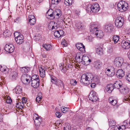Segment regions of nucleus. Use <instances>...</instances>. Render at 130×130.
I'll use <instances>...</instances> for the list:
<instances>
[{
	"label": "nucleus",
	"instance_id": "c756f323",
	"mask_svg": "<svg viewBox=\"0 0 130 130\" xmlns=\"http://www.w3.org/2000/svg\"><path fill=\"white\" fill-rule=\"evenodd\" d=\"M97 38H102L104 35L103 33L101 30H98L96 31V32L94 34Z\"/></svg>",
	"mask_w": 130,
	"mask_h": 130
},
{
	"label": "nucleus",
	"instance_id": "de8ad7c7",
	"mask_svg": "<svg viewBox=\"0 0 130 130\" xmlns=\"http://www.w3.org/2000/svg\"><path fill=\"white\" fill-rule=\"evenodd\" d=\"M119 36L117 35H115L113 37V41L115 43H116L117 42L119 39Z\"/></svg>",
	"mask_w": 130,
	"mask_h": 130
},
{
	"label": "nucleus",
	"instance_id": "423d86ee",
	"mask_svg": "<svg viewBox=\"0 0 130 130\" xmlns=\"http://www.w3.org/2000/svg\"><path fill=\"white\" fill-rule=\"evenodd\" d=\"M33 119L35 125L37 126H39L41 124V122L42 121V118H41V117H39L37 114L35 113L33 114Z\"/></svg>",
	"mask_w": 130,
	"mask_h": 130
},
{
	"label": "nucleus",
	"instance_id": "9d476101",
	"mask_svg": "<svg viewBox=\"0 0 130 130\" xmlns=\"http://www.w3.org/2000/svg\"><path fill=\"white\" fill-rule=\"evenodd\" d=\"M48 28L49 29L52 31H55L58 28L57 24L53 22H51L48 23Z\"/></svg>",
	"mask_w": 130,
	"mask_h": 130
},
{
	"label": "nucleus",
	"instance_id": "5701e85b",
	"mask_svg": "<svg viewBox=\"0 0 130 130\" xmlns=\"http://www.w3.org/2000/svg\"><path fill=\"white\" fill-rule=\"evenodd\" d=\"M82 59L83 62V63L85 65H88L91 62V60L89 59V58L87 56H83Z\"/></svg>",
	"mask_w": 130,
	"mask_h": 130
},
{
	"label": "nucleus",
	"instance_id": "412c9836",
	"mask_svg": "<svg viewBox=\"0 0 130 130\" xmlns=\"http://www.w3.org/2000/svg\"><path fill=\"white\" fill-rule=\"evenodd\" d=\"M76 46L77 48L81 52H83L85 50V46L82 43H78L76 44Z\"/></svg>",
	"mask_w": 130,
	"mask_h": 130
},
{
	"label": "nucleus",
	"instance_id": "a878e982",
	"mask_svg": "<svg viewBox=\"0 0 130 130\" xmlns=\"http://www.w3.org/2000/svg\"><path fill=\"white\" fill-rule=\"evenodd\" d=\"M113 26L110 24L105 25L104 27V29L107 31L111 32L113 30Z\"/></svg>",
	"mask_w": 130,
	"mask_h": 130
},
{
	"label": "nucleus",
	"instance_id": "8fccbe9b",
	"mask_svg": "<svg viewBox=\"0 0 130 130\" xmlns=\"http://www.w3.org/2000/svg\"><path fill=\"white\" fill-rule=\"evenodd\" d=\"M71 126L68 123L66 124L65 126L64 127V130H71Z\"/></svg>",
	"mask_w": 130,
	"mask_h": 130
},
{
	"label": "nucleus",
	"instance_id": "2eb2a0df",
	"mask_svg": "<svg viewBox=\"0 0 130 130\" xmlns=\"http://www.w3.org/2000/svg\"><path fill=\"white\" fill-rule=\"evenodd\" d=\"M54 12L52 9H49L46 14L47 18L50 20H52L54 18Z\"/></svg>",
	"mask_w": 130,
	"mask_h": 130
},
{
	"label": "nucleus",
	"instance_id": "cd10ccee",
	"mask_svg": "<svg viewBox=\"0 0 130 130\" xmlns=\"http://www.w3.org/2000/svg\"><path fill=\"white\" fill-rule=\"evenodd\" d=\"M0 71L5 74L8 73L9 71V69L5 66H3L0 65Z\"/></svg>",
	"mask_w": 130,
	"mask_h": 130
},
{
	"label": "nucleus",
	"instance_id": "3c124183",
	"mask_svg": "<svg viewBox=\"0 0 130 130\" xmlns=\"http://www.w3.org/2000/svg\"><path fill=\"white\" fill-rule=\"evenodd\" d=\"M63 63L60 64L61 66H60V68L62 71L64 73H65L67 71V69L66 68H63L62 65Z\"/></svg>",
	"mask_w": 130,
	"mask_h": 130
},
{
	"label": "nucleus",
	"instance_id": "f8f14e48",
	"mask_svg": "<svg viewBox=\"0 0 130 130\" xmlns=\"http://www.w3.org/2000/svg\"><path fill=\"white\" fill-rule=\"evenodd\" d=\"M46 68L43 66H41L39 67L40 75L41 77L44 78L45 76V69Z\"/></svg>",
	"mask_w": 130,
	"mask_h": 130
},
{
	"label": "nucleus",
	"instance_id": "4d7b16f0",
	"mask_svg": "<svg viewBox=\"0 0 130 130\" xmlns=\"http://www.w3.org/2000/svg\"><path fill=\"white\" fill-rule=\"evenodd\" d=\"M6 102L8 104H11L12 102V101L10 98L9 97H8L6 100Z\"/></svg>",
	"mask_w": 130,
	"mask_h": 130
},
{
	"label": "nucleus",
	"instance_id": "bb28decb",
	"mask_svg": "<svg viewBox=\"0 0 130 130\" xmlns=\"http://www.w3.org/2000/svg\"><path fill=\"white\" fill-rule=\"evenodd\" d=\"M83 55L80 53H77L75 57V59L76 61L78 62H80L83 61Z\"/></svg>",
	"mask_w": 130,
	"mask_h": 130
},
{
	"label": "nucleus",
	"instance_id": "ea45409f",
	"mask_svg": "<svg viewBox=\"0 0 130 130\" xmlns=\"http://www.w3.org/2000/svg\"><path fill=\"white\" fill-rule=\"evenodd\" d=\"M43 47L47 51L50 50L52 48V45L50 44H44L43 45Z\"/></svg>",
	"mask_w": 130,
	"mask_h": 130
},
{
	"label": "nucleus",
	"instance_id": "b1692460",
	"mask_svg": "<svg viewBox=\"0 0 130 130\" xmlns=\"http://www.w3.org/2000/svg\"><path fill=\"white\" fill-rule=\"evenodd\" d=\"M63 31L62 30L56 31L54 33L55 36L58 38L63 36Z\"/></svg>",
	"mask_w": 130,
	"mask_h": 130
},
{
	"label": "nucleus",
	"instance_id": "9b49d317",
	"mask_svg": "<svg viewBox=\"0 0 130 130\" xmlns=\"http://www.w3.org/2000/svg\"><path fill=\"white\" fill-rule=\"evenodd\" d=\"M14 47L12 44H6L5 46V51L9 53H12L14 50Z\"/></svg>",
	"mask_w": 130,
	"mask_h": 130
},
{
	"label": "nucleus",
	"instance_id": "e433bc0d",
	"mask_svg": "<svg viewBox=\"0 0 130 130\" xmlns=\"http://www.w3.org/2000/svg\"><path fill=\"white\" fill-rule=\"evenodd\" d=\"M23 102H21L17 103L16 105V107L19 109H22L23 108L24 105Z\"/></svg>",
	"mask_w": 130,
	"mask_h": 130
},
{
	"label": "nucleus",
	"instance_id": "c03bdc74",
	"mask_svg": "<svg viewBox=\"0 0 130 130\" xmlns=\"http://www.w3.org/2000/svg\"><path fill=\"white\" fill-rule=\"evenodd\" d=\"M75 26L78 29H82L84 28V26L83 24L80 22H79L76 23Z\"/></svg>",
	"mask_w": 130,
	"mask_h": 130
},
{
	"label": "nucleus",
	"instance_id": "7c9ffc66",
	"mask_svg": "<svg viewBox=\"0 0 130 130\" xmlns=\"http://www.w3.org/2000/svg\"><path fill=\"white\" fill-rule=\"evenodd\" d=\"M108 101L110 104L113 106L115 105L117 103V100L112 96L109 98Z\"/></svg>",
	"mask_w": 130,
	"mask_h": 130
},
{
	"label": "nucleus",
	"instance_id": "5fc2aeb1",
	"mask_svg": "<svg viewBox=\"0 0 130 130\" xmlns=\"http://www.w3.org/2000/svg\"><path fill=\"white\" fill-rule=\"evenodd\" d=\"M70 83L73 86H75L77 84V82L76 80L73 79H72L70 80Z\"/></svg>",
	"mask_w": 130,
	"mask_h": 130
},
{
	"label": "nucleus",
	"instance_id": "aec40b11",
	"mask_svg": "<svg viewBox=\"0 0 130 130\" xmlns=\"http://www.w3.org/2000/svg\"><path fill=\"white\" fill-rule=\"evenodd\" d=\"M114 89L113 85L112 84L108 85L105 88V90L106 92L109 93H111Z\"/></svg>",
	"mask_w": 130,
	"mask_h": 130
},
{
	"label": "nucleus",
	"instance_id": "864d4df0",
	"mask_svg": "<svg viewBox=\"0 0 130 130\" xmlns=\"http://www.w3.org/2000/svg\"><path fill=\"white\" fill-rule=\"evenodd\" d=\"M29 22L30 23V25H34L36 23V19H29Z\"/></svg>",
	"mask_w": 130,
	"mask_h": 130
},
{
	"label": "nucleus",
	"instance_id": "79ce46f5",
	"mask_svg": "<svg viewBox=\"0 0 130 130\" xmlns=\"http://www.w3.org/2000/svg\"><path fill=\"white\" fill-rule=\"evenodd\" d=\"M3 35L6 37H9L11 35V33L9 30L6 29L3 33Z\"/></svg>",
	"mask_w": 130,
	"mask_h": 130
},
{
	"label": "nucleus",
	"instance_id": "dca6fc26",
	"mask_svg": "<svg viewBox=\"0 0 130 130\" xmlns=\"http://www.w3.org/2000/svg\"><path fill=\"white\" fill-rule=\"evenodd\" d=\"M121 45L123 49H128L130 48V42L129 41L128 42L123 40L121 43Z\"/></svg>",
	"mask_w": 130,
	"mask_h": 130
},
{
	"label": "nucleus",
	"instance_id": "37998d69",
	"mask_svg": "<svg viewBox=\"0 0 130 130\" xmlns=\"http://www.w3.org/2000/svg\"><path fill=\"white\" fill-rule=\"evenodd\" d=\"M123 101L125 103L130 102V95H128L125 96L123 99Z\"/></svg>",
	"mask_w": 130,
	"mask_h": 130
},
{
	"label": "nucleus",
	"instance_id": "774afa93",
	"mask_svg": "<svg viewBox=\"0 0 130 130\" xmlns=\"http://www.w3.org/2000/svg\"><path fill=\"white\" fill-rule=\"evenodd\" d=\"M112 49L111 48H109L107 50V52L109 53H110L112 52Z\"/></svg>",
	"mask_w": 130,
	"mask_h": 130
},
{
	"label": "nucleus",
	"instance_id": "58836bf2",
	"mask_svg": "<svg viewBox=\"0 0 130 130\" xmlns=\"http://www.w3.org/2000/svg\"><path fill=\"white\" fill-rule=\"evenodd\" d=\"M122 128V130H123L125 129L126 128H128L129 127L128 124L127 123L126 121H124L123 123V125H121Z\"/></svg>",
	"mask_w": 130,
	"mask_h": 130
},
{
	"label": "nucleus",
	"instance_id": "4be33fe9",
	"mask_svg": "<svg viewBox=\"0 0 130 130\" xmlns=\"http://www.w3.org/2000/svg\"><path fill=\"white\" fill-rule=\"evenodd\" d=\"M18 74L17 72L12 71L11 72L9 75L10 77L12 80H15L18 78Z\"/></svg>",
	"mask_w": 130,
	"mask_h": 130
},
{
	"label": "nucleus",
	"instance_id": "09e8293b",
	"mask_svg": "<svg viewBox=\"0 0 130 130\" xmlns=\"http://www.w3.org/2000/svg\"><path fill=\"white\" fill-rule=\"evenodd\" d=\"M61 110L63 113H65L68 111L69 109V108L67 107H66L64 106H62L61 107Z\"/></svg>",
	"mask_w": 130,
	"mask_h": 130
},
{
	"label": "nucleus",
	"instance_id": "393cba45",
	"mask_svg": "<svg viewBox=\"0 0 130 130\" xmlns=\"http://www.w3.org/2000/svg\"><path fill=\"white\" fill-rule=\"evenodd\" d=\"M54 18L55 17L56 18H59L61 17L62 15L61 11L60 9L56 10L54 12Z\"/></svg>",
	"mask_w": 130,
	"mask_h": 130
},
{
	"label": "nucleus",
	"instance_id": "13d9d810",
	"mask_svg": "<svg viewBox=\"0 0 130 130\" xmlns=\"http://www.w3.org/2000/svg\"><path fill=\"white\" fill-rule=\"evenodd\" d=\"M61 43L64 46H66L68 45V43L66 42V40L64 39L62 40Z\"/></svg>",
	"mask_w": 130,
	"mask_h": 130
},
{
	"label": "nucleus",
	"instance_id": "69168bd1",
	"mask_svg": "<svg viewBox=\"0 0 130 130\" xmlns=\"http://www.w3.org/2000/svg\"><path fill=\"white\" fill-rule=\"evenodd\" d=\"M28 19H35L34 16L33 15H30L29 16Z\"/></svg>",
	"mask_w": 130,
	"mask_h": 130
},
{
	"label": "nucleus",
	"instance_id": "39448f33",
	"mask_svg": "<svg viewBox=\"0 0 130 130\" xmlns=\"http://www.w3.org/2000/svg\"><path fill=\"white\" fill-rule=\"evenodd\" d=\"M124 62L123 59L121 57H117L114 60V64L116 67L118 68L121 67Z\"/></svg>",
	"mask_w": 130,
	"mask_h": 130
},
{
	"label": "nucleus",
	"instance_id": "6e6552de",
	"mask_svg": "<svg viewBox=\"0 0 130 130\" xmlns=\"http://www.w3.org/2000/svg\"><path fill=\"white\" fill-rule=\"evenodd\" d=\"M99 24L95 23L91 24L90 26V32L94 34L98 29Z\"/></svg>",
	"mask_w": 130,
	"mask_h": 130
},
{
	"label": "nucleus",
	"instance_id": "20e7f679",
	"mask_svg": "<svg viewBox=\"0 0 130 130\" xmlns=\"http://www.w3.org/2000/svg\"><path fill=\"white\" fill-rule=\"evenodd\" d=\"M126 4L124 1H120L117 4V7L118 10L120 12H123L126 11L127 9V7L125 6Z\"/></svg>",
	"mask_w": 130,
	"mask_h": 130
},
{
	"label": "nucleus",
	"instance_id": "473e14b6",
	"mask_svg": "<svg viewBox=\"0 0 130 130\" xmlns=\"http://www.w3.org/2000/svg\"><path fill=\"white\" fill-rule=\"evenodd\" d=\"M121 82L120 81H116L114 84H113L114 88H117V89H120L122 86L121 84Z\"/></svg>",
	"mask_w": 130,
	"mask_h": 130
},
{
	"label": "nucleus",
	"instance_id": "c85d7f7f",
	"mask_svg": "<svg viewBox=\"0 0 130 130\" xmlns=\"http://www.w3.org/2000/svg\"><path fill=\"white\" fill-rule=\"evenodd\" d=\"M31 68L30 67H25L21 68L20 69L22 73H26L30 71Z\"/></svg>",
	"mask_w": 130,
	"mask_h": 130
},
{
	"label": "nucleus",
	"instance_id": "a18cd8bd",
	"mask_svg": "<svg viewBox=\"0 0 130 130\" xmlns=\"http://www.w3.org/2000/svg\"><path fill=\"white\" fill-rule=\"evenodd\" d=\"M50 77L52 83L55 84H56V82L58 79L54 76L52 75H50Z\"/></svg>",
	"mask_w": 130,
	"mask_h": 130
},
{
	"label": "nucleus",
	"instance_id": "f704fd0d",
	"mask_svg": "<svg viewBox=\"0 0 130 130\" xmlns=\"http://www.w3.org/2000/svg\"><path fill=\"white\" fill-rule=\"evenodd\" d=\"M96 52L99 55H102L103 54V51L102 47L99 46L96 49Z\"/></svg>",
	"mask_w": 130,
	"mask_h": 130
},
{
	"label": "nucleus",
	"instance_id": "4c0bfd02",
	"mask_svg": "<svg viewBox=\"0 0 130 130\" xmlns=\"http://www.w3.org/2000/svg\"><path fill=\"white\" fill-rule=\"evenodd\" d=\"M55 85L59 87H61L62 86L64 87V84L63 82L59 79L57 80L56 82V83L55 84Z\"/></svg>",
	"mask_w": 130,
	"mask_h": 130
},
{
	"label": "nucleus",
	"instance_id": "a19ab883",
	"mask_svg": "<svg viewBox=\"0 0 130 130\" xmlns=\"http://www.w3.org/2000/svg\"><path fill=\"white\" fill-rule=\"evenodd\" d=\"M109 124V125L110 126H114L116 124V122L115 121L112 119H109L108 120Z\"/></svg>",
	"mask_w": 130,
	"mask_h": 130
},
{
	"label": "nucleus",
	"instance_id": "72a5a7b5",
	"mask_svg": "<svg viewBox=\"0 0 130 130\" xmlns=\"http://www.w3.org/2000/svg\"><path fill=\"white\" fill-rule=\"evenodd\" d=\"M106 74L108 76L112 77L115 74V72H112V70L110 69H106Z\"/></svg>",
	"mask_w": 130,
	"mask_h": 130
},
{
	"label": "nucleus",
	"instance_id": "e2e57ef3",
	"mask_svg": "<svg viewBox=\"0 0 130 130\" xmlns=\"http://www.w3.org/2000/svg\"><path fill=\"white\" fill-rule=\"evenodd\" d=\"M31 78L39 79V76L37 75H32L31 77Z\"/></svg>",
	"mask_w": 130,
	"mask_h": 130
},
{
	"label": "nucleus",
	"instance_id": "6e6d98bb",
	"mask_svg": "<svg viewBox=\"0 0 130 130\" xmlns=\"http://www.w3.org/2000/svg\"><path fill=\"white\" fill-rule=\"evenodd\" d=\"M61 0H52L51 1V4L54 5L57 4Z\"/></svg>",
	"mask_w": 130,
	"mask_h": 130
},
{
	"label": "nucleus",
	"instance_id": "bf43d9fd",
	"mask_svg": "<svg viewBox=\"0 0 130 130\" xmlns=\"http://www.w3.org/2000/svg\"><path fill=\"white\" fill-rule=\"evenodd\" d=\"M125 78L127 81L130 82V74L126 75Z\"/></svg>",
	"mask_w": 130,
	"mask_h": 130
},
{
	"label": "nucleus",
	"instance_id": "680f3d73",
	"mask_svg": "<svg viewBox=\"0 0 130 130\" xmlns=\"http://www.w3.org/2000/svg\"><path fill=\"white\" fill-rule=\"evenodd\" d=\"M55 115L56 117L58 118H60L61 116L60 113L59 112H56Z\"/></svg>",
	"mask_w": 130,
	"mask_h": 130
},
{
	"label": "nucleus",
	"instance_id": "4468645a",
	"mask_svg": "<svg viewBox=\"0 0 130 130\" xmlns=\"http://www.w3.org/2000/svg\"><path fill=\"white\" fill-rule=\"evenodd\" d=\"M102 62L99 60L95 61L93 63L94 67L96 69H100L102 67Z\"/></svg>",
	"mask_w": 130,
	"mask_h": 130
},
{
	"label": "nucleus",
	"instance_id": "0e129e2a",
	"mask_svg": "<svg viewBox=\"0 0 130 130\" xmlns=\"http://www.w3.org/2000/svg\"><path fill=\"white\" fill-rule=\"evenodd\" d=\"M21 21V20L20 18H18L15 19L14 21V22H15L18 23L20 22Z\"/></svg>",
	"mask_w": 130,
	"mask_h": 130
},
{
	"label": "nucleus",
	"instance_id": "338daca9",
	"mask_svg": "<svg viewBox=\"0 0 130 130\" xmlns=\"http://www.w3.org/2000/svg\"><path fill=\"white\" fill-rule=\"evenodd\" d=\"M96 85L94 83H92L91 84V87L92 88H94L95 87Z\"/></svg>",
	"mask_w": 130,
	"mask_h": 130
},
{
	"label": "nucleus",
	"instance_id": "603ef678",
	"mask_svg": "<svg viewBox=\"0 0 130 130\" xmlns=\"http://www.w3.org/2000/svg\"><path fill=\"white\" fill-rule=\"evenodd\" d=\"M41 93H38V96L37 97L36 99V101L37 102L39 103L41 99H42V96H41Z\"/></svg>",
	"mask_w": 130,
	"mask_h": 130
},
{
	"label": "nucleus",
	"instance_id": "2f4dec72",
	"mask_svg": "<svg viewBox=\"0 0 130 130\" xmlns=\"http://www.w3.org/2000/svg\"><path fill=\"white\" fill-rule=\"evenodd\" d=\"M40 80L30 81L31 83V86L34 88H37L39 85Z\"/></svg>",
	"mask_w": 130,
	"mask_h": 130
},
{
	"label": "nucleus",
	"instance_id": "f257e3e1",
	"mask_svg": "<svg viewBox=\"0 0 130 130\" xmlns=\"http://www.w3.org/2000/svg\"><path fill=\"white\" fill-rule=\"evenodd\" d=\"M93 75L90 73H87L83 74L80 77V82L85 85H88L92 82Z\"/></svg>",
	"mask_w": 130,
	"mask_h": 130
},
{
	"label": "nucleus",
	"instance_id": "f03ea898",
	"mask_svg": "<svg viewBox=\"0 0 130 130\" xmlns=\"http://www.w3.org/2000/svg\"><path fill=\"white\" fill-rule=\"evenodd\" d=\"M99 6L97 3L89 5L86 8V11L88 13L90 14L92 12L94 13H97L99 10Z\"/></svg>",
	"mask_w": 130,
	"mask_h": 130
},
{
	"label": "nucleus",
	"instance_id": "49530a36",
	"mask_svg": "<svg viewBox=\"0 0 130 130\" xmlns=\"http://www.w3.org/2000/svg\"><path fill=\"white\" fill-rule=\"evenodd\" d=\"M73 0H65L64 3L67 6L71 5L73 3Z\"/></svg>",
	"mask_w": 130,
	"mask_h": 130
},
{
	"label": "nucleus",
	"instance_id": "f3484780",
	"mask_svg": "<svg viewBox=\"0 0 130 130\" xmlns=\"http://www.w3.org/2000/svg\"><path fill=\"white\" fill-rule=\"evenodd\" d=\"M14 36L16 38L15 35ZM24 37L22 35H20L17 36L16 38H15V40L17 43L19 44H22L23 42Z\"/></svg>",
	"mask_w": 130,
	"mask_h": 130
},
{
	"label": "nucleus",
	"instance_id": "052dcab7",
	"mask_svg": "<svg viewBox=\"0 0 130 130\" xmlns=\"http://www.w3.org/2000/svg\"><path fill=\"white\" fill-rule=\"evenodd\" d=\"M125 33L129 35H130V28H127L125 30Z\"/></svg>",
	"mask_w": 130,
	"mask_h": 130
},
{
	"label": "nucleus",
	"instance_id": "0eeeda50",
	"mask_svg": "<svg viewBox=\"0 0 130 130\" xmlns=\"http://www.w3.org/2000/svg\"><path fill=\"white\" fill-rule=\"evenodd\" d=\"M30 76L27 74H23L21 77L22 83L24 84H27L30 82Z\"/></svg>",
	"mask_w": 130,
	"mask_h": 130
},
{
	"label": "nucleus",
	"instance_id": "6ab92c4d",
	"mask_svg": "<svg viewBox=\"0 0 130 130\" xmlns=\"http://www.w3.org/2000/svg\"><path fill=\"white\" fill-rule=\"evenodd\" d=\"M89 98L90 100L93 102H96L98 99L95 93L93 92L92 93L91 92L90 93L89 95Z\"/></svg>",
	"mask_w": 130,
	"mask_h": 130
},
{
	"label": "nucleus",
	"instance_id": "ddd939ff",
	"mask_svg": "<svg viewBox=\"0 0 130 130\" xmlns=\"http://www.w3.org/2000/svg\"><path fill=\"white\" fill-rule=\"evenodd\" d=\"M124 71L122 69L117 70L116 73V75L118 78L121 79L124 75Z\"/></svg>",
	"mask_w": 130,
	"mask_h": 130
},
{
	"label": "nucleus",
	"instance_id": "1a4fd4ad",
	"mask_svg": "<svg viewBox=\"0 0 130 130\" xmlns=\"http://www.w3.org/2000/svg\"><path fill=\"white\" fill-rule=\"evenodd\" d=\"M99 24L95 23L91 24L90 26V32L94 34L98 29Z\"/></svg>",
	"mask_w": 130,
	"mask_h": 130
},
{
	"label": "nucleus",
	"instance_id": "a211bd4d",
	"mask_svg": "<svg viewBox=\"0 0 130 130\" xmlns=\"http://www.w3.org/2000/svg\"><path fill=\"white\" fill-rule=\"evenodd\" d=\"M129 89L128 87L125 85L123 86L120 89V91L123 94H126L128 93Z\"/></svg>",
	"mask_w": 130,
	"mask_h": 130
},
{
	"label": "nucleus",
	"instance_id": "7ed1b4c3",
	"mask_svg": "<svg viewBox=\"0 0 130 130\" xmlns=\"http://www.w3.org/2000/svg\"><path fill=\"white\" fill-rule=\"evenodd\" d=\"M124 22V18L121 16L118 17L115 21L116 26L117 28H121L123 25Z\"/></svg>",
	"mask_w": 130,
	"mask_h": 130
},
{
	"label": "nucleus",
	"instance_id": "c9c22d12",
	"mask_svg": "<svg viewBox=\"0 0 130 130\" xmlns=\"http://www.w3.org/2000/svg\"><path fill=\"white\" fill-rule=\"evenodd\" d=\"M22 88L19 86H17L15 89V91L17 94H21L22 92Z\"/></svg>",
	"mask_w": 130,
	"mask_h": 130
}]
</instances>
